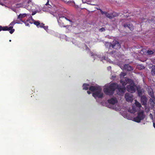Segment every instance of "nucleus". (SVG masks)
<instances>
[{"label":"nucleus","instance_id":"39","mask_svg":"<svg viewBox=\"0 0 155 155\" xmlns=\"http://www.w3.org/2000/svg\"><path fill=\"white\" fill-rule=\"evenodd\" d=\"M25 25H26L27 26H29V24L28 23H25Z\"/></svg>","mask_w":155,"mask_h":155},{"label":"nucleus","instance_id":"11","mask_svg":"<svg viewBox=\"0 0 155 155\" xmlns=\"http://www.w3.org/2000/svg\"><path fill=\"white\" fill-rule=\"evenodd\" d=\"M125 97L127 101L131 102L133 100V96L130 95L129 93H126L125 95Z\"/></svg>","mask_w":155,"mask_h":155},{"label":"nucleus","instance_id":"26","mask_svg":"<svg viewBox=\"0 0 155 155\" xmlns=\"http://www.w3.org/2000/svg\"><path fill=\"white\" fill-rule=\"evenodd\" d=\"M135 104L136 106L140 108L141 107V106L140 103L137 101H135Z\"/></svg>","mask_w":155,"mask_h":155},{"label":"nucleus","instance_id":"42","mask_svg":"<svg viewBox=\"0 0 155 155\" xmlns=\"http://www.w3.org/2000/svg\"><path fill=\"white\" fill-rule=\"evenodd\" d=\"M143 68H144V66H143Z\"/></svg>","mask_w":155,"mask_h":155},{"label":"nucleus","instance_id":"2","mask_svg":"<svg viewBox=\"0 0 155 155\" xmlns=\"http://www.w3.org/2000/svg\"><path fill=\"white\" fill-rule=\"evenodd\" d=\"M67 21H68L70 22V25L72 24L73 22L72 18L71 17L69 16H59V19L58 20V24L61 27L67 28L69 26L66 22Z\"/></svg>","mask_w":155,"mask_h":155},{"label":"nucleus","instance_id":"9","mask_svg":"<svg viewBox=\"0 0 155 155\" xmlns=\"http://www.w3.org/2000/svg\"><path fill=\"white\" fill-rule=\"evenodd\" d=\"M98 10H99L101 12V13L102 15H103L104 14L105 16L110 18V19H112L113 18V16H111V13H109L107 12H104L101 9H98Z\"/></svg>","mask_w":155,"mask_h":155},{"label":"nucleus","instance_id":"7","mask_svg":"<svg viewBox=\"0 0 155 155\" xmlns=\"http://www.w3.org/2000/svg\"><path fill=\"white\" fill-rule=\"evenodd\" d=\"M13 27L9 26L8 27V26H2L0 25V31H9V33L12 34L15 31V29H12Z\"/></svg>","mask_w":155,"mask_h":155},{"label":"nucleus","instance_id":"28","mask_svg":"<svg viewBox=\"0 0 155 155\" xmlns=\"http://www.w3.org/2000/svg\"><path fill=\"white\" fill-rule=\"evenodd\" d=\"M45 24H43V25L41 28H43L46 31H47L48 30V27L47 26H44Z\"/></svg>","mask_w":155,"mask_h":155},{"label":"nucleus","instance_id":"21","mask_svg":"<svg viewBox=\"0 0 155 155\" xmlns=\"http://www.w3.org/2000/svg\"><path fill=\"white\" fill-rule=\"evenodd\" d=\"M20 24V22H19V21H18L17 19L15 20H14L13 21L11 22V23L9 25H11L12 26L14 25L15 24Z\"/></svg>","mask_w":155,"mask_h":155},{"label":"nucleus","instance_id":"14","mask_svg":"<svg viewBox=\"0 0 155 155\" xmlns=\"http://www.w3.org/2000/svg\"><path fill=\"white\" fill-rule=\"evenodd\" d=\"M110 104H114L117 102V99L115 98H112L109 99L107 101Z\"/></svg>","mask_w":155,"mask_h":155},{"label":"nucleus","instance_id":"6","mask_svg":"<svg viewBox=\"0 0 155 155\" xmlns=\"http://www.w3.org/2000/svg\"><path fill=\"white\" fill-rule=\"evenodd\" d=\"M92 96L95 98L98 97L99 98H101L103 97V94L101 92V88L99 87L94 93L92 94Z\"/></svg>","mask_w":155,"mask_h":155},{"label":"nucleus","instance_id":"10","mask_svg":"<svg viewBox=\"0 0 155 155\" xmlns=\"http://www.w3.org/2000/svg\"><path fill=\"white\" fill-rule=\"evenodd\" d=\"M27 16V14L25 13L20 14L18 16L17 20L19 21L20 23H21V22H23V21L22 20V19Z\"/></svg>","mask_w":155,"mask_h":155},{"label":"nucleus","instance_id":"38","mask_svg":"<svg viewBox=\"0 0 155 155\" xmlns=\"http://www.w3.org/2000/svg\"><path fill=\"white\" fill-rule=\"evenodd\" d=\"M153 126L155 128V123H153Z\"/></svg>","mask_w":155,"mask_h":155},{"label":"nucleus","instance_id":"20","mask_svg":"<svg viewBox=\"0 0 155 155\" xmlns=\"http://www.w3.org/2000/svg\"><path fill=\"white\" fill-rule=\"evenodd\" d=\"M151 74L152 75H155V66L153 65L151 67Z\"/></svg>","mask_w":155,"mask_h":155},{"label":"nucleus","instance_id":"34","mask_svg":"<svg viewBox=\"0 0 155 155\" xmlns=\"http://www.w3.org/2000/svg\"><path fill=\"white\" fill-rule=\"evenodd\" d=\"M122 20L124 22H126L127 21V20L126 19H123Z\"/></svg>","mask_w":155,"mask_h":155},{"label":"nucleus","instance_id":"32","mask_svg":"<svg viewBox=\"0 0 155 155\" xmlns=\"http://www.w3.org/2000/svg\"><path fill=\"white\" fill-rule=\"evenodd\" d=\"M132 109H133V111H130L129 112H130L131 113H134L136 112V111L135 110H134V107H132Z\"/></svg>","mask_w":155,"mask_h":155},{"label":"nucleus","instance_id":"27","mask_svg":"<svg viewBox=\"0 0 155 155\" xmlns=\"http://www.w3.org/2000/svg\"><path fill=\"white\" fill-rule=\"evenodd\" d=\"M149 94L152 98L154 97L153 93V91H150L149 92Z\"/></svg>","mask_w":155,"mask_h":155},{"label":"nucleus","instance_id":"40","mask_svg":"<svg viewBox=\"0 0 155 155\" xmlns=\"http://www.w3.org/2000/svg\"><path fill=\"white\" fill-rule=\"evenodd\" d=\"M9 41L10 42H11V40H9Z\"/></svg>","mask_w":155,"mask_h":155},{"label":"nucleus","instance_id":"19","mask_svg":"<svg viewBox=\"0 0 155 155\" xmlns=\"http://www.w3.org/2000/svg\"><path fill=\"white\" fill-rule=\"evenodd\" d=\"M68 3L70 5H72L74 6L76 8L78 7V5H76L74 1H69L68 2Z\"/></svg>","mask_w":155,"mask_h":155},{"label":"nucleus","instance_id":"41","mask_svg":"<svg viewBox=\"0 0 155 155\" xmlns=\"http://www.w3.org/2000/svg\"><path fill=\"white\" fill-rule=\"evenodd\" d=\"M143 68H144V66H143Z\"/></svg>","mask_w":155,"mask_h":155},{"label":"nucleus","instance_id":"18","mask_svg":"<svg viewBox=\"0 0 155 155\" xmlns=\"http://www.w3.org/2000/svg\"><path fill=\"white\" fill-rule=\"evenodd\" d=\"M100 87H97V86H90L89 87V90L92 92H94V91H96L98 89V88Z\"/></svg>","mask_w":155,"mask_h":155},{"label":"nucleus","instance_id":"29","mask_svg":"<svg viewBox=\"0 0 155 155\" xmlns=\"http://www.w3.org/2000/svg\"><path fill=\"white\" fill-rule=\"evenodd\" d=\"M111 15H112L111 16H113V18L117 16L118 15L117 14V13H116L115 12H113L111 14Z\"/></svg>","mask_w":155,"mask_h":155},{"label":"nucleus","instance_id":"37","mask_svg":"<svg viewBox=\"0 0 155 155\" xmlns=\"http://www.w3.org/2000/svg\"><path fill=\"white\" fill-rule=\"evenodd\" d=\"M108 69H111V67L110 66H109L107 68Z\"/></svg>","mask_w":155,"mask_h":155},{"label":"nucleus","instance_id":"17","mask_svg":"<svg viewBox=\"0 0 155 155\" xmlns=\"http://www.w3.org/2000/svg\"><path fill=\"white\" fill-rule=\"evenodd\" d=\"M128 79H130L126 78H125V80H120V83L122 84V85L123 86H124V87H125V86L127 84H128V82L127 81V80Z\"/></svg>","mask_w":155,"mask_h":155},{"label":"nucleus","instance_id":"8","mask_svg":"<svg viewBox=\"0 0 155 155\" xmlns=\"http://www.w3.org/2000/svg\"><path fill=\"white\" fill-rule=\"evenodd\" d=\"M111 48L116 49H120L121 45L119 42L117 40H114L112 43Z\"/></svg>","mask_w":155,"mask_h":155},{"label":"nucleus","instance_id":"3","mask_svg":"<svg viewBox=\"0 0 155 155\" xmlns=\"http://www.w3.org/2000/svg\"><path fill=\"white\" fill-rule=\"evenodd\" d=\"M15 1L17 2L23 1V2L21 6L28 10H31L34 9V5L31 0H15Z\"/></svg>","mask_w":155,"mask_h":155},{"label":"nucleus","instance_id":"22","mask_svg":"<svg viewBox=\"0 0 155 155\" xmlns=\"http://www.w3.org/2000/svg\"><path fill=\"white\" fill-rule=\"evenodd\" d=\"M89 84H84L83 85V89L87 90L88 89Z\"/></svg>","mask_w":155,"mask_h":155},{"label":"nucleus","instance_id":"43","mask_svg":"<svg viewBox=\"0 0 155 155\" xmlns=\"http://www.w3.org/2000/svg\"><path fill=\"white\" fill-rule=\"evenodd\" d=\"M143 68H144V66H143Z\"/></svg>","mask_w":155,"mask_h":155},{"label":"nucleus","instance_id":"35","mask_svg":"<svg viewBox=\"0 0 155 155\" xmlns=\"http://www.w3.org/2000/svg\"><path fill=\"white\" fill-rule=\"evenodd\" d=\"M87 92L88 94H90L91 93V92L90 91H87Z\"/></svg>","mask_w":155,"mask_h":155},{"label":"nucleus","instance_id":"36","mask_svg":"<svg viewBox=\"0 0 155 155\" xmlns=\"http://www.w3.org/2000/svg\"><path fill=\"white\" fill-rule=\"evenodd\" d=\"M49 4V1L48 0V2H47V3L45 4V5H48Z\"/></svg>","mask_w":155,"mask_h":155},{"label":"nucleus","instance_id":"1","mask_svg":"<svg viewBox=\"0 0 155 155\" xmlns=\"http://www.w3.org/2000/svg\"><path fill=\"white\" fill-rule=\"evenodd\" d=\"M116 89H117L118 94L120 95L125 92L126 88L125 87H122L116 83H113L110 84L108 87L104 88L103 91L106 95H111L114 94Z\"/></svg>","mask_w":155,"mask_h":155},{"label":"nucleus","instance_id":"23","mask_svg":"<svg viewBox=\"0 0 155 155\" xmlns=\"http://www.w3.org/2000/svg\"><path fill=\"white\" fill-rule=\"evenodd\" d=\"M105 45L107 48H110L112 47V43L109 42H106Z\"/></svg>","mask_w":155,"mask_h":155},{"label":"nucleus","instance_id":"5","mask_svg":"<svg viewBox=\"0 0 155 155\" xmlns=\"http://www.w3.org/2000/svg\"><path fill=\"white\" fill-rule=\"evenodd\" d=\"M145 117V115L143 110L137 113V117L134 118V121L137 123H139L141 120L144 119Z\"/></svg>","mask_w":155,"mask_h":155},{"label":"nucleus","instance_id":"12","mask_svg":"<svg viewBox=\"0 0 155 155\" xmlns=\"http://www.w3.org/2000/svg\"><path fill=\"white\" fill-rule=\"evenodd\" d=\"M123 26L125 28L127 27L131 31H132L134 29V26L132 24H130L129 23H125L123 25Z\"/></svg>","mask_w":155,"mask_h":155},{"label":"nucleus","instance_id":"25","mask_svg":"<svg viewBox=\"0 0 155 155\" xmlns=\"http://www.w3.org/2000/svg\"><path fill=\"white\" fill-rule=\"evenodd\" d=\"M137 94L139 96L141 97L142 95V92L141 89H137Z\"/></svg>","mask_w":155,"mask_h":155},{"label":"nucleus","instance_id":"16","mask_svg":"<svg viewBox=\"0 0 155 155\" xmlns=\"http://www.w3.org/2000/svg\"><path fill=\"white\" fill-rule=\"evenodd\" d=\"M34 25H36L38 28L41 27L43 25V23H40L39 21H35L34 22Z\"/></svg>","mask_w":155,"mask_h":155},{"label":"nucleus","instance_id":"33","mask_svg":"<svg viewBox=\"0 0 155 155\" xmlns=\"http://www.w3.org/2000/svg\"><path fill=\"white\" fill-rule=\"evenodd\" d=\"M36 13V12H33L32 13V15H35Z\"/></svg>","mask_w":155,"mask_h":155},{"label":"nucleus","instance_id":"15","mask_svg":"<svg viewBox=\"0 0 155 155\" xmlns=\"http://www.w3.org/2000/svg\"><path fill=\"white\" fill-rule=\"evenodd\" d=\"M124 68L126 70L128 71H131L133 70L132 67L130 66L128 64H126L124 65Z\"/></svg>","mask_w":155,"mask_h":155},{"label":"nucleus","instance_id":"30","mask_svg":"<svg viewBox=\"0 0 155 155\" xmlns=\"http://www.w3.org/2000/svg\"><path fill=\"white\" fill-rule=\"evenodd\" d=\"M153 52L151 50H148L147 51V53L149 54H152L153 53Z\"/></svg>","mask_w":155,"mask_h":155},{"label":"nucleus","instance_id":"24","mask_svg":"<svg viewBox=\"0 0 155 155\" xmlns=\"http://www.w3.org/2000/svg\"><path fill=\"white\" fill-rule=\"evenodd\" d=\"M126 75V73L124 72H121L120 75V77L121 79L123 78Z\"/></svg>","mask_w":155,"mask_h":155},{"label":"nucleus","instance_id":"4","mask_svg":"<svg viewBox=\"0 0 155 155\" xmlns=\"http://www.w3.org/2000/svg\"><path fill=\"white\" fill-rule=\"evenodd\" d=\"M127 81L128 84H129L126 86L127 91L131 93H135L137 88V87L134 81L132 79H128Z\"/></svg>","mask_w":155,"mask_h":155},{"label":"nucleus","instance_id":"13","mask_svg":"<svg viewBox=\"0 0 155 155\" xmlns=\"http://www.w3.org/2000/svg\"><path fill=\"white\" fill-rule=\"evenodd\" d=\"M141 102L142 105H146L147 103V99L146 97L143 96H141Z\"/></svg>","mask_w":155,"mask_h":155},{"label":"nucleus","instance_id":"31","mask_svg":"<svg viewBox=\"0 0 155 155\" xmlns=\"http://www.w3.org/2000/svg\"><path fill=\"white\" fill-rule=\"evenodd\" d=\"M99 30L100 31L102 32V31H104L105 30L104 28L102 27V28H101L100 29H99Z\"/></svg>","mask_w":155,"mask_h":155}]
</instances>
